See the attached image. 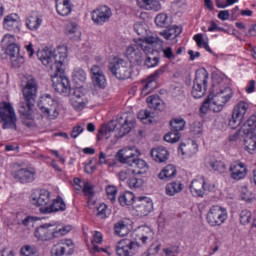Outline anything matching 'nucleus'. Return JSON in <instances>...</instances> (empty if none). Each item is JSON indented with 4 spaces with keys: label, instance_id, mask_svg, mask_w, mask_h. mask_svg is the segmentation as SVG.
Segmentation results:
<instances>
[{
    "label": "nucleus",
    "instance_id": "cd10ccee",
    "mask_svg": "<svg viewBox=\"0 0 256 256\" xmlns=\"http://www.w3.org/2000/svg\"><path fill=\"white\" fill-rule=\"evenodd\" d=\"M151 157L157 163H165L169 159V151L165 147L160 146L151 150Z\"/></svg>",
    "mask_w": 256,
    "mask_h": 256
},
{
    "label": "nucleus",
    "instance_id": "4d7b16f0",
    "mask_svg": "<svg viewBox=\"0 0 256 256\" xmlns=\"http://www.w3.org/2000/svg\"><path fill=\"white\" fill-rule=\"evenodd\" d=\"M145 65L146 67H148L149 69L151 67H157L159 65V58L158 57H151V56H147L145 59Z\"/></svg>",
    "mask_w": 256,
    "mask_h": 256
},
{
    "label": "nucleus",
    "instance_id": "603ef678",
    "mask_svg": "<svg viewBox=\"0 0 256 256\" xmlns=\"http://www.w3.org/2000/svg\"><path fill=\"white\" fill-rule=\"evenodd\" d=\"M97 217L100 219H107L109 217V208L105 204H100L97 208Z\"/></svg>",
    "mask_w": 256,
    "mask_h": 256
},
{
    "label": "nucleus",
    "instance_id": "bb28decb",
    "mask_svg": "<svg viewBox=\"0 0 256 256\" xmlns=\"http://www.w3.org/2000/svg\"><path fill=\"white\" fill-rule=\"evenodd\" d=\"M197 151H199V146L197 145V142L193 140H190L188 143H181L178 148V153L187 155V157H193Z\"/></svg>",
    "mask_w": 256,
    "mask_h": 256
},
{
    "label": "nucleus",
    "instance_id": "dca6fc26",
    "mask_svg": "<svg viewBox=\"0 0 256 256\" xmlns=\"http://www.w3.org/2000/svg\"><path fill=\"white\" fill-rule=\"evenodd\" d=\"M134 211L138 217H147L153 211V201L149 197H138L134 202Z\"/></svg>",
    "mask_w": 256,
    "mask_h": 256
},
{
    "label": "nucleus",
    "instance_id": "49530a36",
    "mask_svg": "<svg viewBox=\"0 0 256 256\" xmlns=\"http://www.w3.org/2000/svg\"><path fill=\"white\" fill-rule=\"evenodd\" d=\"M127 183L130 189H139V187H143V179L135 176H130Z\"/></svg>",
    "mask_w": 256,
    "mask_h": 256
},
{
    "label": "nucleus",
    "instance_id": "338daca9",
    "mask_svg": "<svg viewBox=\"0 0 256 256\" xmlns=\"http://www.w3.org/2000/svg\"><path fill=\"white\" fill-rule=\"evenodd\" d=\"M230 15L231 14L229 13V10H221L218 13V19H220L221 21H228Z\"/></svg>",
    "mask_w": 256,
    "mask_h": 256
},
{
    "label": "nucleus",
    "instance_id": "0e129e2a",
    "mask_svg": "<svg viewBox=\"0 0 256 256\" xmlns=\"http://www.w3.org/2000/svg\"><path fill=\"white\" fill-rule=\"evenodd\" d=\"M34 117L31 114V118H27L26 116H22V123L26 127H33L35 125V121H33Z\"/></svg>",
    "mask_w": 256,
    "mask_h": 256
},
{
    "label": "nucleus",
    "instance_id": "aec40b11",
    "mask_svg": "<svg viewBox=\"0 0 256 256\" xmlns=\"http://www.w3.org/2000/svg\"><path fill=\"white\" fill-rule=\"evenodd\" d=\"M31 203L35 207H49L51 203V194L46 189L35 190L31 195Z\"/></svg>",
    "mask_w": 256,
    "mask_h": 256
},
{
    "label": "nucleus",
    "instance_id": "7c9ffc66",
    "mask_svg": "<svg viewBox=\"0 0 256 256\" xmlns=\"http://www.w3.org/2000/svg\"><path fill=\"white\" fill-rule=\"evenodd\" d=\"M165 71H167V65L161 66L154 73H152L149 76L147 83L144 85L142 91L144 93H147V91H149V87H151V83H153V81H157V79H159V77L163 76L165 74Z\"/></svg>",
    "mask_w": 256,
    "mask_h": 256
},
{
    "label": "nucleus",
    "instance_id": "f3484780",
    "mask_svg": "<svg viewBox=\"0 0 256 256\" xmlns=\"http://www.w3.org/2000/svg\"><path fill=\"white\" fill-rule=\"evenodd\" d=\"M139 243L129 239L121 240L116 246V254L118 256H133L139 251Z\"/></svg>",
    "mask_w": 256,
    "mask_h": 256
},
{
    "label": "nucleus",
    "instance_id": "69168bd1",
    "mask_svg": "<svg viewBox=\"0 0 256 256\" xmlns=\"http://www.w3.org/2000/svg\"><path fill=\"white\" fill-rule=\"evenodd\" d=\"M92 77H97L99 75H103V70H101V67L94 65L90 69Z\"/></svg>",
    "mask_w": 256,
    "mask_h": 256
},
{
    "label": "nucleus",
    "instance_id": "bf43d9fd",
    "mask_svg": "<svg viewBox=\"0 0 256 256\" xmlns=\"http://www.w3.org/2000/svg\"><path fill=\"white\" fill-rule=\"evenodd\" d=\"M82 191H83L84 195H86L87 197H93V195H94L93 186H91V184H89V182L84 183Z\"/></svg>",
    "mask_w": 256,
    "mask_h": 256
},
{
    "label": "nucleus",
    "instance_id": "473e14b6",
    "mask_svg": "<svg viewBox=\"0 0 256 256\" xmlns=\"http://www.w3.org/2000/svg\"><path fill=\"white\" fill-rule=\"evenodd\" d=\"M72 79L78 87H83V83L87 81V73L81 68H76L72 73Z\"/></svg>",
    "mask_w": 256,
    "mask_h": 256
},
{
    "label": "nucleus",
    "instance_id": "39448f33",
    "mask_svg": "<svg viewBox=\"0 0 256 256\" xmlns=\"http://www.w3.org/2000/svg\"><path fill=\"white\" fill-rule=\"evenodd\" d=\"M71 231V226H57V224L46 223L38 227L34 232V237L38 241H52V239H59L65 237Z\"/></svg>",
    "mask_w": 256,
    "mask_h": 256
},
{
    "label": "nucleus",
    "instance_id": "2eb2a0df",
    "mask_svg": "<svg viewBox=\"0 0 256 256\" xmlns=\"http://www.w3.org/2000/svg\"><path fill=\"white\" fill-rule=\"evenodd\" d=\"M88 103L89 99L87 98V90L83 87H77L71 97L72 107L75 111H83V109L87 107Z\"/></svg>",
    "mask_w": 256,
    "mask_h": 256
},
{
    "label": "nucleus",
    "instance_id": "680f3d73",
    "mask_svg": "<svg viewBox=\"0 0 256 256\" xmlns=\"http://www.w3.org/2000/svg\"><path fill=\"white\" fill-rule=\"evenodd\" d=\"M103 243V234L101 232H95L92 239V245H99Z\"/></svg>",
    "mask_w": 256,
    "mask_h": 256
},
{
    "label": "nucleus",
    "instance_id": "f03ea898",
    "mask_svg": "<svg viewBox=\"0 0 256 256\" xmlns=\"http://www.w3.org/2000/svg\"><path fill=\"white\" fill-rule=\"evenodd\" d=\"M22 93L24 96V101L20 102L18 111L21 117H27L28 119H31V115H33V105L37 97V81L35 78L30 77L27 80Z\"/></svg>",
    "mask_w": 256,
    "mask_h": 256
},
{
    "label": "nucleus",
    "instance_id": "c756f323",
    "mask_svg": "<svg viewBox=\"0 0 256 256\" xmlns=\"http://www.w3.org/2000/svg\"><path fill=\"white\" fill-rule=\"evenodd\" d=\"M208 167L214 171V173H219L220 175L223 173H227V165H225V162L221 160H217L216 158H210L207 161Z\"/></svg>",
    "mask_w": 256,
    "mask_h": 256
},
{
    "label": "nucleus",
    "instance_id": "ea45409f",
    "mask_svg": "<svg viewBox=\"0 0 256 256\" xmlns=\"http://www.w3.org/2000/svg\"><path fill=\"white\" fill-rule=\"evenodd\" d=\"M185 125L186 123L183 118H175L170 122L172 131H176V133L183 131V129H185Z\"/></svg>",
    "mask_w": 256,
    "mask_h": 256
},
{
    "label": "nucleus",
    "instance_id": "c9c22d12",
    "mask_svg": "<svg viewBox=\"0 0 256 256\" xmlns=\"http://www.w3.org/2000/svg\"><path fill=\"white\" fill-rule=\"evenodd\" d=\"M177 175V169L174 165H167L159 174V179H173Z\"/></svg>",
    "mask_w": 256,
    "mask_h": 256
},
{
    "label": "nucleus",
    "instance_id": "2f4dec72",
    "mask_svg": "<svg viewBox=\"0 0 256 256\" xmlns=\"http://www.w3.org/2000/svg\"><path fill=\"white\" fill-rule=\"evenodd\" d=\"M114 232L118 237H125L129 235V224L127 220H119L114 224Z\"/></svg>",
    "mask_w": 256,
    "mask_h": 256
},
{
    "label": "nucleus",
    "instance_id": "4c0bfd02",
    "mask_svg": "<svg viewBox=\"0 0 256 256\" xmlns=\"http://www.w3.org/2000/svg\"><path fill=\"white\" fill-rule=\"evenodd\" d=\"M183 191V184L181 182H172L166 185V194L170 197L177 195Z\"/></svg>",
    "mask_w": 256,
    "mask_h": 256
},
{
    "label": "nucleus",
    "instance_id": "b1692460",
    "mask_svg": "<svg viewBox=\"0 0 256 256\" xmlns=\"http://www.w3.org/2000/svg\"><path fill=\"white\" fill-rule=\"evenodd\" d=\"M3 26L6 31H21V18L17 14H10L5 16Z\"/></svg>",
    "mask_w": 256,
    "mask_h": 256
},
{
    "label": "nucleus",
    "instance_id": "052dcab7",
    "mask_svg": "<svg viewBox=\"0 0 256 256\" xmlns=\"http://www.w3.org/2000/svg\"><path fill=\"white\" fill-rule=\"evenodd\" d=\"M134 31L135 33H137V35H140V36L147 34V30L141 23L134 24Z\"/></svg>",
    "mask_w": 256,
    "mask_h": 256
},
{
    "label": "nucleus",
    "instance_id": "a211bd4d",
    "mask_svg": "<svg viewBox=\"0 0 256 256\" xmlns=\"http://www.w3.org/2000/svg\"><path fill=\"white\" fill-rule=\"evenodd\" d=\"M248 109L249 104H247V102L244 101L239 102L234 107L232 112V118L229 121V126L232 127V129H235V127L241 125V121H243V117H245V114L247 113Z\"/></svg>",
    "mask_w": 256,
    "mask_h": 256
},
{
    "label": "nucleus",
    "instance_id": "a18cd8bd",
    "mask_svg": "<svg viewBox=\"0 0 256 256\" xmlns=\"http://www.w3.org/2000/svg\"><path fill=\"white\" fill-rule=\"evenodd\" d=\"M92 81L95 87H99L100 89H105L107 85V79L105 78V74H100L99 76L92 77Z\"/></svg>",
    "mask_w": 256,
    "mask_h": 256
},
{
    "label": "nucleus",
    "instance_id": "6e6552de",
    "mask_svg": "<svg viewBox=\"0 0 256 256\" xmlns=\"http://www.w3.org/2000/svg\"><path fill=\"white\" fill-rule=\"evenodd\" d=\"M143 53H145V55L153 53V48L146 46L145 44L134 43L126 49V57L130 63L134 65H141V63H143L145 59Z\"/></svg>",
    "mask_w": 256,
    "mask_h": 256
},
{
    "label": "nucleus",
    "instance_id": "9d476101",
    "mask_svg": "<svg viewBox=\"0 0 256 256\" xmlns=\"http://www.w3.org/2000/svg\"><path fill=\"white\" fill-rule=\"evenodd\" d=\"M209 81V73L205 68L196 71L194 84L192 88V97L194 99H201L207 91V83Z\"/></svg>",
    "mask_w": 256,
    "mask_h": 256
},
{
    "label": "nucleus",
    "instance_id": "412c9836",
    "mask_svg": "<svg viewBox=\"0 0 256 256\" xmlns=\"http://www.w3.org/2000/svg\"><path fill=\"white\" fill-rule=\"evenodd\" d=\"M230 177L234 181H241V179H245L247 177V165L241 161H236L230 164L229 167Z\"/></svg>",
    "mask_w": 256,
    "mask_h": 256
},
{
    "label": "nucleus",
    "instance_id": "ddd939ff",
    "mask_svg": "<svg viewBox=\"0 0 256 256\" xmlns=\"http://www.w3.org/2000/svg\"><path fill=\"white\" fill-rule=\"evenodd\" d=\"M206 221L210 227H221L227 221V209L215 205L207 213Z\"/></svg>",
    "mask_w": 256,
    "mask_h": 256
},
{
    "label": "nucleus",
    "instance_id": "37998d69",
    "mask_svg": "<svg viewBox=\"0 0 256 256\" xmlns=\"http://www.w3.org/2000/svg\"><path fill=\"white\" fill-rule=\"evenodd\" d=\"M181 139V134L179 132L173 131L171 128V131L164 136V141L167 143H177Z\"/></svg>",
    "mask_w": 256,
    "mask_h": 256
},
{
    "label": "nucleus",
    "instance_id": "e2e57ef3",
    "mask_svg": "<svg viewBox=\"0 0 256 256\" xmlns=\"http://www.w3.org/2000/svg\"><path fill=\"white\" fill-rule=\"evenodd\" d=\"M131 175H133V172H131V170H122L119 173V179L120 181H127V179H130Z\"/></svg>",
    "mask_w": 256,
    "mask_h": 256
},
{
    "label": "nucleus",
    "instance_id": "c85d7f7f",
    "mask_svg": "<svg viewBox=\"0 0 256 256\" xmlns=\"http://www.w3.org/2000/svg\"><path fill=\"white\" fill-rule=\"evenodd\" d=\"M137 5L140 9L146 11H161V2L159 0H137Z\"/></svg>",
    "mask_w": 256,
    "mask_h": 256
},
{
    "label": "nucleus",
    "instance_id": "c03bdc74",
    "mask_svg": "<svg viewBox=\"0 0 256 256\" xmlns=\"http://www.w3.org/2000/svg\"><path fill=\"white\" fill-rule=\"evenodd\" d=\"M20 253L23 256H37L38 250L35 246L25 245L21 248Z\"/></svg>",
    "mask_w": 256,
    "mask_h": 256
},
{
    "label": "nucleus",
    "instance_id": "a19ab883",
    "mask_svg": "<svg viewBox=\"0 0 256 256\" xmlns=\"http://www.w3.org/2000/svg\"><path fill=\"white\" fill-rule=\"evenodd\" d=\"M67 35L70 39H79L81 37V32L79 27L75 23H71L67 30Z\"/></svg>",
    "mask_w": 256,
    "mask_h": 256
},
{
    "label": "nucleus",
    "instance_id": "8fccbe9b",
    "mask_svg": "<svg viewBox=\"0 0 256 256\" xmlns=\"http://www.w3.org/2000/svg\"><path fill=\"white\" fill-rule=\"evenodd\" d=\"M215 3L218 9H227V7L235 5V3H239V0H215Z\"/></svg>",
    "mask_w": 256,
    "mask_h": 256
},
{
    "label": "nucleus",
    "instance_id": "e433bc0d",
    "mask_svg": "<svg viewBox=\"0 0 256 256\" xmlns=\"http://www.w3.org/2000/svg\"><path fill=\"white\" fill-rule=\"evenodd\" d=\"M42 23L43 20L39 18V16H29L26 19V27L30 29V31H37Z\"/></svg>",
    "mask_w": 256,
    "mask_h": 256
},
{
    "label": "nucleus",
    "instance_id": "423d86ee",
    "mask_svg": "<svg viewBox=\"0 0 256 256\" xmlns=\"http://www.w3.org/2000/svg\"><path fill=\"white\" fill-rule=\"evenodd\" d=\"M233 97V90L230 87L220 89L218 92H211L208 96L210 101V109L214 113H220L223 108L231 101Z\"/></svg>",
    "mask_w": 256,
    "mask_h": 256
},
{
    "label": "nucleus",
    "instance_id": "6ab92c4d",
    "mask_svg": "<svg viewBox=\"0 0 256 256\" xmlns=\"http://www.w3.org/2000/svg\"><path fill=\"white\" fill-rule=\"evenodd\" d=\"M12 175L19 183H33L37 178V170L33 167L20 168L14 171Z\"/></svg>",
    "mask_w": 256,
    "mask_h": 256
},
{
    "label": "nucleus",
    "instance_id": "4be33fe9",
    "mask_svg": "<svg viewBox=\"0 0 256 256\" xmlns=\"http://www.w3.org/2000/svg\"><path fill=\"white\" fill-rule=\"evenodd\" d=\"M20 48L17 44L11 43L7 46L5 54L10 57L13 67H21L25 63V58L19 55Z\"/></svg>",
    "mask_w": 256,
    "mask_h": 256
},
{
    "label": "nucleus",
    "instance_id": "79ce46f5",
    "mask_svg": "<svg viewBox=\"0 0 256 256\" xmlns=\"http://www.w3.org/2000/svg\"><path fill=\"white\" fill-rule=\"evenodd\" d=\"M155 23L158 27H167L170 23L169 16L165 13H160L155 17Z\"/></svg>",
    "mask_w": 256,
    "mask_h": 256
},
{
    "label": "nucleus",
    "instance_id": "13d9d810",
    "mask_svg": "<svg viewBox=\"0 0 256 256\" xmlns=\"http://www.w3.org/2000/svg\"><path fill=\"white\" fill-rule=\"evenodd\" d=\"M162 52H163V57H165V59H169V61H173L175 59V53H173V48L166 47L162 49Z\"/></svg>",
    "mask_w": 256,
    "mask_h": 256
},
{
    "label": "nucleus",
    "instance_id": "5701e85b",
    "mask_svg": "<svg viewBox=\"0 0 256 256\" xmlns=\"http://www.w3.org/2000/svg\"><path fill=\"white\" fill-rule=\"evenodd\" d=\"M111 8L107 6L99 7L96 10H93L92 12V20L97 25H103L104 23H107L109 19H111Z\"/></svg>",
    "mask_w": 256,
    "mask_h": 256
},
{
    "label": "nucleus",
    "instance_id": "72a5a7b5",
    "mask_svg": "<svg viewBox=\"0 0 256 256\" xmlns=\"http://www.w3.org/2000/svg\"><path fill=\"white\" fill-rule=\"evenodd\" d=\"M56 11L58 15L67 17V15H69V13L72 11L71 0H63V2L56 4Z\"/></svg>",
    "mask_w": 256,
    "mask_h": 256
},
{
    "label": "nucleus",
    "instance_id": "0eeeda50",
    "mask_svg": "<svg viewBox=\"0 0 256 256\" xmlns=\"http://www.w3.org/2000/svg\"><path fill=\"white\" fill-rule=\"evenodd\" d=\"M242 129L244 135H247L244 141L245 149L253 155L256 153V115L250 116Z\"/></svg>",
    "mask_w": 256,
    "mask_h": 256
},
{
    "label": "nucleus",
    "instance_id": "7ed1b4c3",
    "mask_svg": "<svg viewBox=\"0 0 256 256\" xmlns=\"http://www.w3.org/2000/svg\"><path fill=\"white\" fill-rule=\"evenodd\" d=\"M116 158L119 163H124L125 165H130V167H134V169L131 170L132 175H145L149 169L147 162L143 159L137 158V154L133 149L123 148L117 152Z\"/></svg>",
    "mask_w": 256,
    "mask_h": 256
},
{
    "label": "nucleus",
    "instance_id": "1a4fd4ad",
    "mask_svg": "<svg viewBox=\"0 0 256 256\" xmlns=\"http://www.w3.org/2000/svg\"><path fill=\"white\" fill-rule=\"evenodd\" d=\"M0 121L3 129H17V115L9 102H0Z\"/></svg>",
    "mask_w": 256,
    "mask_h": 256
},
{
    "label": "nucleus",
    "instance_id": "774afa93",
    "mask_svg": "<svg viewBox=\"0 0 256 256\" xmlns=\"http://www.w3.org/2000/svg\"><path fill=\"white\" fill-rule=\"evenodd\" d=\"M241 199L243 201H251V199H253V197H251V192H248L247 188L242 190Z\"/></svg>",
    "mask_w": 256,
    "mask_h": 256
},
{
    "label": "nucleus",
    "instance_id": "393cba45",
    "mask_svg": "<svg viewBox=\"0 0 256 256\" xmlns=\"http://www.w3.org/2000/svg\"><path fill=\"white\" fill-rule=\"evenodd\" d=\"M65 209H67L65 201H63V198H61V196H58L52 204H48V206L40 208V213H43V215H47L49 213H55L57 211H65Z\"/></svg>",
    "mask_w": 256,
    "mask_h": 256
},
{
    "label": "nucleus",
    "instance_id": "58836bf2",
    "mask_svg": "<svg viewBox=\"0 0 256 256\" xmlns=\"http://www.w3.org/2000/svg\"><path fill=\"white\" fill-rule=\"evenodd\" d=\"M146 101L148 103V107H150V109H154L155 111L161 110V107H163V100H161L159 95L149 96Z\"/></svg>",
    "mask_w": 256,
    "mask_h": 256
},
{
    "label": "nucleus",
    "instance_id": "20e7f679",
    "mask_svg": "<svg viewBox=\"0 0 256 256\" xmlns=\"http://www.w3.org/2000/svg\"><path fill=\"white\" fill-rule=\"evenodd\" d=\"M131 129H133V122H129L128 119L124 120V123H117L115 121H110L107 125H103L97 135V141H102L103 137L106 139L111 138V133H114L116 139H121L125 137L127 133H130Z\"/></svg>",
    "mask_w": 256,
    "mask_h": 256
},
{
    "label": "nucleus",
    "instance_id": "4468645a",
    "mask_svg": "<svg viewBox=\"0 0 256 256\" xmlns=\"http://www.w3.org/2000/svg\"><path fill=\"white\" fill-rule=\"evenodd\" d=\"M75 251V244L71 239H64L55 244L51 249V256H70Z\"/></svg>",
    "mask_w": 256,
    "mask_h": 256
},
{
    "label": "nucleus",
    "instance_id": "f257e3e1",
    "mask_svg": "<svg viewBox=\"0 0 256 256\" xmlns=\"http://www.w3.org/2000/svg\"><path fill=\"white\" fill-rule=\"evenodd\" d=\"M37 57L45 67H50L54 74L51 75L53 87L57 93L68 95L71 93V82L65 76V61H67V46H59L51 51L49 48L39 50Z\"/></svg>",
    "mask_w": 256,
    "mask_h": 256
},
{
    "label": "nucleus",
    "instance_id": "5fc2aeb1",
    "mask_svg": "<svg viewBox=\"0 0 256 256\" xmlns=\"http://www.w3.org/2000/svg\"><path fill=\"white\" fill-rule=\"evenodd\" d=\"M159 41H160L159 37H155V36L145 37L144 39H142V43H140V45H145L146 47H150L151 49H153L151 45H155V43H159Z\"/></svg>",
    "mask_w": 256,
    "mask_h": 256
},
{
    "label": "nucleus",
    "instance_id": "3c124183",
    "mask_svg": "<svg viewBox=\"0 0 256 256\" xmlns=\"http://www.w3.org/2000/svg\"><path fill=\"white\" fill-rule=\"evenodd\" d=\"M106 195L111 201V203H115L117 201V187L115 186H107L106 187Z\"/></svg>",
    "mask_w": 256,
    "mask_h": 256
},
{
    "label": "nucleus",
    "instance_id": "09e8293b",
    "mask_svg": "<svg viewBox=\"0 0 256 256\" xmlns=\"http://www.w3.org/2000/svg\"><path fill=\"white\" fill-rule=\"evenodd\" d=\"M190 131L194 137H201L203 135V125L201 122H194L190 127Z\"/></svg>",
    "mask_w": 256,
    "mask_h": 256
},
{
    "label": "nucleus",
    "instance_id": "de8ad7c7",
    "mask_svg": "<svg viewBox=\"0 0 256 256\" xmlns=\"http://www.w3.org/2000/svg\"><path fill=\"white\" fill-rule=\"evenodd\" d=\"M251 219H252L251 211L244 209L240 212L241 225H249V223H251Z\"/></svg>",
    "mask_w": 256,
    "mask_h": 256
},
{
    "label": "nucleus",
    "instance_id": "f704fd0d",
    "mask_svg": "<svg viewBox=\"0 0 256 256\" xmlns=\"http://www.w3.org/2000/svg\"><path fill=\"white\" fill-rule=\"evenodd\" d=\"M118 201L122 207L135 205V194L132 192H125L119 196Z\"/></svg>",
    "mask_w": 256,
    "mask_h": 256
},
{
    "label": "nucleus",
    "instance_id": "f8f14e48",
    "mask_svg": "<svg viewBox=\"0 0 256 256\" xmlns=\"http://www.w3.org/2000/svg\"><path fill=\"white\" fill-rule=\"evenodd\" d=\"M108 69L116 79L124 81V79L131 77V64L123 59H117L111 62Z\"/></svg>",
    "mask_w": 256,
    "mask_h": 256
},
{
    "label": "nucleus",
    "instance_id": "a878e982",
    "mask_svg": "<svg viewBox=\"0 0 256 256\" xmlns=\"http://www.w3.org/2000/svg\"><path fill=\"white\" fill-rule=\"evenodd\" d=\"M190 191L194 197H203L207 191V184L205 178L194 179L190 185Z\"/></svg>",
    "mask_w": 256,
    "mask_h": 256
},
{
    "label": "nucleus",
    "instance_id": "6e6d98bb",
    "mask_svg": "<svg viewBox=\"0 0 256 256\" xmlns=\"http://www.w3.org/2000/svg\"><path fill=\"white\" fill-rule=\"evenodd\" d=\"M139 236L141 237H154L153 230L149 226H142L138 229Z\"/></svg>",
    "mask_w": 256,
    "mask_h": 256
},
{
    "label": "nucleus",
    "instance_id": "864d4df0",
    "mask_svg": "<svg viewBox=\"0 0 256 256\" xmlns=\"http://www.w3.org/2000/svg\"><path fill=\"white\" fill-rule=\"evenodd\" d=\"M85 131V124H77L71 131L72 139H77Z\"/></svg>",
    "mask_w": 256,
    "mask_h": 256
},
{
    "label": "nucleus",
    "instance_id": "9b49d317",
    "mask_svg": "<svg viewBox=\"0 0 256 256\" xmlns=\"http://www.w3.org/2000/svg\"><path fill=\"white\" fill-rule=\"evenodd\" d=\"M38 107L45 117L55 120L59 117V110H57V101L49 94H44L39 102Z\"/></svg>",
    "mask_w": 256,
    "mask_h": 256
}]
</instances>
